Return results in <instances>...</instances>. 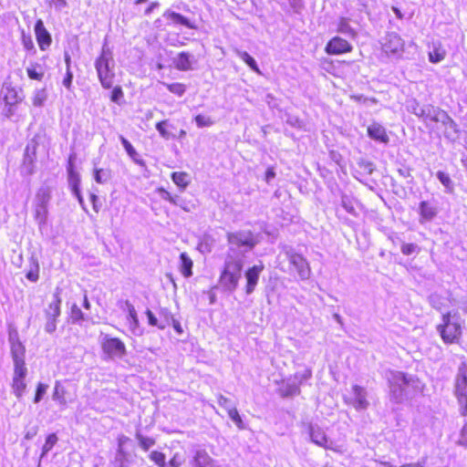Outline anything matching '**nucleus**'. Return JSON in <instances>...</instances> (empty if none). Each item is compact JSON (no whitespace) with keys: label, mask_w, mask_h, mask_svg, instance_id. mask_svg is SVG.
<instances>
[{"label":"nucleus","mask_w":467,"mask_h":467,"mask_svg":"<svg viewBox=\"0 0 467 467\" xmlns=\"http://www.w3.org/2000/svg\"><path fill=\"white\" fill-rule=\"evenodd\" d=\"M94 67L102 88H111L116 76L115 60L112 50L107 43H104L99 56L95 60Z\"/></svg>","instance_id":"nucleus-1"},{"label":"nucleus","mask_w":467,"mask_h":467,"mask_svg":"<svg viewBox=\"0 0 467 467\" xmlns=\"http://www.w3.org/2000/svg\"><path fill=\"white\" fill-rule=\"evenodd\" d=\"M436 329L445 344L458 343L462 334V326L459 315L457 313L451 314V312L443 314L441 323L437 326Z\"/></svg>","instance_id":"nucleus-2"},{"label":"nucleus","mask_w":467,"mask_h":467,"mask_svg":"<svg viewBox=\"0 0 467 467\" xmlns=\"http://www.w3.org/2000/svg\"><path fill=\"white\" fill-rule=\"evenodd\" d=\"M310 441L316 445L337 453L343 454L346 451L345 440L343 438L329 439L325 430L317 423L308 424Z\"/></svg>","instance_id":"nucleus-3"},{"label":"nucleus","mask_w":467,"mask_h":467,"mask_svg":"<svg viewBox=\"0 0 467 467\" xmlns=\"http://www.w3.org/2000/svg\"><path fill=\"white\" fill-rule=\"evenodd\" d=\"M387 379L389 387V395L391 400L395 403H401L406 396L405 388L411 380V377H408L401 371L390 370L387 373Z\"/></svg>","instance_id":"nucleus-4"},{"label":"nucleus","mask_w":467,"mask_h":467,"mask_svg":"<svg viewBox=\"0 0 467 467\" xmlns=\"http://www.w3.org/2000/svg\"><path fill=\"white\" fill-rule=\"evenodd\" d=\"M467 365L461 363L455 377L454 394L460 405V412L462 416L467 415Z\"/></svg>","instance_id":"nucleus-5"},{"label":"nucleus","mask_w":467,"mask_h":467,"mask_svg":"<svg viewBox=\"0 0 467 467\" xmlns=\"http://www.w3.org/2000/svg\"><path fill=\"white\" fill-rule=\"evenodd\" d=\"M381 49L387 57L399 60L404 52V40L397 33H389L381 44Z\"/></svg>","instance_id":"nucleus-6"},{"label":"nucleus","mask_w":467,"mask_h":467,"mask_svg":"<svg viewBox=\"0 0 467 467\" xmlns=\"http://www.w3.org/2000/svg\"><path fill=\"white\" fill-rule=\"evenodd\" d=\"M411 112L418 116L422 121L425 123L428 122H449L451 121V117L443 110H441L439 108H435L432 105H426L424 107H419L416 104L413 107Z\"/></svg>","instance_id":"nucleus-7"},{"label":"nucleus","mask_w":467,"mask_h":467,"mask_svg":"<svg viewBox=\"0 0 467 467\" xmlns=\"http://www.w3.org/2000/svg\"><path fill=\"white\" fill-rule=\"evenodd\" d=\"M102 351L109 358H122L127 352L124 342L109 335H103L100 338Z\"/></svg>","instance_id":"nucleus-8"},{"label":"nucleus","mask_w":467,"mask_h":467,"mask_svg":"<svg viewBox=\"0 0 467 467\" xmlns=\"http://www.w3.org/2000/svg\"><path fill=\"white\" fill-rule=\"evenodd\" d=\"M344 400L347 404L352 406L357 410H365L369 406L366 389L358 385H353L351 392L345 395Z\"/></svg>","instance_id":"nucleus-9"},{"label":"nucleus","mask_w":467,"mask_h":467,"mask_svg":"<svg viewBox=\"0 0 467 467\" xmlns=\"http://www.w3.org/2000/svg\"><path fill=\"white\" fill-rule=\"evenodd\" d=\"M149 458L158 467H182L185 462L183 453L180 451L174 452L169 462H166V455L159 451H150Z\"/></svg>","instance_id":"nucleus-10"},{"label":"nucleus","mask_w":467,"mask_h":467,"mask_svg":"<svg viewBox=\"0 0 467 467\" xmlns=\"http://www.w3.org/2000/svg\"><path fill=\"white\" fill-rule=\"evenodd\" d=\"M228 242L231 246L244 247L247 251L255 246L257 239L251 231H240L228 234Z\"/></svg>","instance_id":"nucleus-11"},{"label":"nucleus","mask_w":467,"mask_h":467,"mask_svg":"<svg viewBox=\"0 0 467 467\" xmlns=\"http://www.w3.org/2000/svg\"><path fill=\"white\" fill-rule=\"evenodd\" d=\"M122 310L127 314L126 321L130 333L136 337L142 336L144 329L140 324L138 314L134 306L130 301L126 300L122 306Z\"/></svg>","instance_id":"nucleus-12"},{"label":"nucleus","mask_w":467,"mask_h":467,"mask_svg":"<svg viewBox=\"0 0 467 467\" xmlns=\"http://www.w3.org/2000/svg\"><path fill=\"white\" fill-rule=\"evenodd\" d=\"M67 171L68 186L72 192V194L78 199L79 204L83 206L84 200L80 192V175L75 170L71 158L69 159L68 165L67 167Z\"/></svg>","instance_id":"nucleus-13"},{"label":"nucleus","mask_w":467,"mask_h":467,"mask_svg":"<svg viewBox=\"0 0 467 467\" xmlns=\"http://www.w3.org/2000/svg\"><path fill=\"white\" fill-rule=\"evenodd\" d=\"M287 258L289 263L296 269L299 277L302 280L308 279L310 276V267L306 259L295 252H287Z\"/></svg>","instance_id":"nucleus-14"},{"label":"nucleus","mask_w":467,"mask_h":467,"mask_svg":"<svg viewBox=\"0 0 467 467\" xmlns=\"http://www.w3.org/2000/svg\"><path fill=\"white\" fill-rule=\"evenodd\" d=\"M352 45L340 36L332 37L326 45L325 51L328 55H341L351 52Z\"/></svg>","instance_id":"nucleus-15"},{"label":"nucleus","mask_w":467,"mask_h":467,"mask_svg":"<svg viewBox=\"0 0 467 467\" xmlns=\"http://www.w3.org/2000/svg\"><path fill=\"white\" fill-rule=\"evenodd\" d=\"M189 464L190 467H220L217 462L204 449L196 450Z\"/></svg>","instance_id":"nucleus-16"},{"label":"nucleus","mask_w":467,"mask_h":467,"mask_svg":"<svg viewBox=\"0 0 467 467\" xmlns=\"http://www.w3.org/2000/svg\"><path fill=\"white\" fill-rule=\"evenodd\" d=\"M35 35L41 50H47L52 42L51 35L44 26V22L38 19L35 24Z\"/></svg>","instance_id":"nucleus-17"},{"label":"nucleus","mask_w":467,"mask_h":467,"mask_svg":"<svg viewBox=\"0 0 467 467\" xmlns=\"http://www.w3.org/2000/svg\"><path fill=\"white\" fill-rule=\"evenodd\" d=\"M52 400L60 406L61 410H64L69 402L74 401V397H70L65 386L57 380L52 393Z\"/></svg>","instance_id":"nucleus-18"},{"label":"nucleus","mask_w":467,"mask_h":467,"mask_svg":"<svg viewBox=\"0 0 467 467\" xmlns=\"http://www.w3.org/2000/svg\"><path fill=\"white\" fill-rule=\"evenodd\" d=\"M367 131H368V136L371 140H373L377 142H379L382 144H388L389 141V135L387 133L385 127L382 126L379 122H372L368 127Z\"/></svg>","instance_id":"nucleus-19"},{"label":"nucleus","mask_w":467,"mask_h":467,"mask_svg":"<svg viewBox=\"0 0 467 467\" xmlns=\"http://www.w3.org/2000/svg\"><path fill=\"white\" fill-rule=\"evenodd\" d=\"M263 270H264V265L260 264V265H255L253 267H250L245 272V278L247 280L246 293L248 295L252 294L254 292V290L258 283L259 275Z\"/></svg>","instance_id":"nucleus-20"},{"label":"nucleus","mask_w":467,"mask_h":467,"mask_svg":"<svg viewBox=\"0 0 467 467\" xmlns=\"http://www.w3.org/2000/svg\"><path fill=\"white\" fill-rule=\"evenodd\" d=\"M419 213L420 223H425L427 222L432 221L436 217L438 213V208L429 202L422 201L419 204Z\"/></svg>","instance_id":"nucleus-21"},{"label":"nucleus","mask_w":467,"mask_h":467,"mask_svg":"<svg viewBox=\"0 0 467 467\" xmlns=\"http://www.w3.org/2000/svg\"><path fill=\"white\" fill-rule=\"evenodd\" d=\"M243 265L244 262L242 257L228 254L223 270L241 277Z\"/></svg>","instance_id":"nucleus-22"},{"label":"nucleus","mask_w":467,"mask_h":467,"mask_svg":"<svg viewBox=\"0 0 467 467\" xmlns=\"http://www.w3.org/2000/svg\"><path fill=\"white\" fill-rule=\"evenodd\" d=\"M240 278L241 277L233 275L232 273L223 270L219 278V283L224 290L233 292L236 289Z\"/></svg>","instance_id":"nucleus-23"},{"label":"nucleus","mask_w":467,"mask_h":467,"mask_svg":"<svg viewBox=\"0 0 467 467\" xmlns=\"http://www.w3.org/2000/svg\"><path fill=\"white\" fill-rule=\"evenodd\" d=\"M11 345V355L13 358V362L15 361H24L25 360V347L17 338V337L10 336L9 338Z\"/></svg>","instance_id":"nucleus-24"},{"label":"nucleus","mask_w":467,"mask_h":467,"mask_svg":"<svg viewBox=\"0 0 467 467\" xmlns=\"http://www.w3.org/2000/svg\"><path fill=\"white\" fill-rule=\"evenodd\" d=\"M337 32L350 39H355L358 36L356 29L350 26L349 19L346 17H340L337 21Z\"/></svg>","instance_id":"nucleus-25"},{"label":"nucleus","mask_w":467,"mask_h":467,"mask_svg":"<svg viewBox=\"0 0 467 467\" xmlns=\"http://www.w3.org/2000/svg\"><path fill=\"white\" fill-rule=\"evenodd\" d=\"M192 64V56L188 52H181L174 58V65L177 69L182 71L191 70Z\"/></svg>","instance_id":"nucleus-26"},{"label":"nucleus","mask_w":467,"mask_h":467,"mask_svg":"<svg viewBox=\"0 0 467 467\" xmlns=\"http://www.w3.org/2000/svg\"><path fill=\"white\" fill-rule=\"evenodd\" d=\"M34 211H35L34 217L38 225V229L40 232H43V230L46 228L47 223V214H48L47 206L34 204Z\"/></svg>","instance_id":"nucleus-27"},{"label":"nucleus","mask_w":467,"mask_h":467,"mask_svg":"<svg viewBox=\"0 0 467 467\" xmlns=\"http://www.w3.org/2000/svg\"><path fill=\"white\" fill-rule=\"evenodd\" d=\"M162 16L173 24L182 25L189 28L193 27L189 19L179 13L167 10L163 13Z\"/></svg>","instance_id":"nucleus-28"},{"label":"nucleus","mask_w":467,"mask_h":467,"mask_svg":"<svg viewBox=\"0 0 467 467\" xmlns=\"http://www.w3.org/2000/svg\"><path fill=\"white\" fill-rule=\"evenodd\" d=\"M171 178L182 192H183L191 182L190 175L184 171H174L171 173Z\"/></svg>","instance_id":"nucleus-29"},{"label":"nucleus","mask_w":467,"mask_h":467,"mask_svg":"<svg viewBox=\"0 0 467 467\" xmlns=\"http://www.w3.org/2000/svg\"><path fill=\"white\" fill-rule=\"evenodd\" d=\"M1 94L3 100L6 105H16L20 101L17 91L10 86H5Z\"/></svg>","instance_id":"nucleus-30"},{"label":"nucleus","mask_w":467,"mask_h":467,"mask_svg":"<svg viewBox=\"0 0 467 467\" xmlns=\"http://www.w3.org/2000/svg\"><path fill=\"white\" fill-rule=\"evenodd\" d=\"M39 269L38 259L35 255H32L29 259V265L26 277L29 281L36 283L39 278Z\"/></svg>","instance_id":"nucleus-31"},{"label":"nucleus","mask_w":467,"mask_h":467,"mask_svg":"<svg viewBox=\"0 0 467 467\" xmlns=\"http://www.w3.org/2000/svg\"><path fill=\"white\" fill-rule=\"evenodd\" d=\"M429 60L433 64L440 63L446 57V50L441 43H434L432 50L429 52Z\"/></svg>","instance_id":"nucleus-32"},{"label":"nucleus","mask_w":467,"mask_h":467,"mask_svg":"<svg viewBox=\"0 0 467 467\" xmlns=\"http://www.w3.org/2000/svg\"><path fill=\"white\" fill-rule=\"evenodd\" d=\"M50 199H51V191H50L49 187L43 186V187L39 188L38 191L36 192L34 204L48 206Z\"/></svg>","instance_id":"nucleus-33"},{"label":"nucleus","mask_w":467,"mask_h":467,"mask_svg":"<svg viewBox=\"0 0 467 467\" xmlns=\"http://www.w3.org/2000/svg\"><path fill=\"white\" fill-rule=\"evenodd\" d=\"M180 270L182 275L186 278L192 275V260L186 253H182L180 255Z\"/></svg>","instance_id":"nucleus-34"},{"label":"nucleus","mask_w":467,"mask_h":467,"mask_svg":"<svg viewBox=\"0 0 467 467\" xmlns=\"http://www.w3.org/2000/svg\"><path fill=\"white\" fill-rule=\"evenodd\" d=\"M61 300L58 295H54L52 302L48 305L46 311L47 317L57 319L60 316Z\"/></svg>","instance_id":"nucleus-35"},{"label":"nucleus","mask_w":467,"mask_h":467,"mask_svg":"<svg viewBox=\"0 0 467 467\" xmlns=\"http://www.w3.org/2000/svg\"><path fill=\"white\" fill-rule=\"evenodd\" d=\"M26 73L29 78L40 81L44 77L45 71L41 65L36 63L31 64L26 68Z\"/></svg>","instance_id":"nucleus-36"},{"label":"nucleus","mask_w":467,"mask_h":467,"mask_svg":"<svg viewBox=\"0 0 467 467\" xmlns=\"http://www.w3.org/2000/svg\"><path fill=\"white\" fill-rule=\"evenodd\" d=\"M436 177L441 182V183L444 186L446 192L451 193L453 192L454 184L447 173H445L444 171H439L436 173Z\"/></svg>","instance_id":"nucleus-37"},{"label":"nucleus","mask_w":467,"mask_h":467,"mask_svg":"<svg viewBox=\"0 0 467 467\" xmlns=\"http://www.w3.org/2000/svg\"><path fill=\"white\" fill-rule=\"evenodd\" d=\"M26 384L25 379L13 378L12 389L16 397L19 400L23 397Z\"/></svg>","instance_id":"nucleus-38"},{"label":"nucleus","mask_w":467,"mask_h":467,"mask_svg":"<svg viewBox=\"0 0 467 467\" xmlns=\"http://www.w3.org/2000/svg\"><path fill=\"white\" fill-rule=\"evenodd\" d=\"M237 55L253 71L261 74L256 61L246 51H237Z\"/></svg>","instance_id":"nucleus-39"},{"label":"nucleus","mask_w":467,"mask_h":467,"mask_svg":"<svg viewBox=\"0 0 467 467\" xmlns=\"http://www.w3.org/2000/svg\"><path fill=\"white\" fill-rule=\"evenodd\" d=\"M114 467H128V453L124 448H118L113 461Z\"/></svg>","instance_id":"nucleus-40"},{"label":"nucleus","mask_w":467,"mask_h":467,"mask_svg":"<svg viewBox=\"0 0 467 467\" xmlns=\"http://www.w3.org/2000/svg\"><path fill=\"white\" fill-rule=\"evenodd\" d=\"M355 202H356V201L354 200L353 197L347 195V194H342L341 206L345 209V211L347 213L353 214V215L357 214V211L355 208Z\"/></svg>","instance_id":"nucleus-41"},{"label":"nucleus","mask_w":467,"mask_h":467,"mask_svg":"<svg viewBox=\"0 0 467 467\" xmlns=\"http://www.w3.org/2000/svg\"><path fill=\"white\" fill-rule=\"evenodd\" d=\"M94 180L99 184L107 183L110 180V171L104 169H95L93 174Z\"/></svg>","instance_id":"nucleus-42"},{"label":"nucleus","mask_w":467,"mask_h":467,"mask_svg":"<svg viewBox=\"0 0 467 467\" xmlns=\"http://www.w3.org/2000/svg\"><path fill=\"white\" fill-rule=\"evenodd\" d=\"M148 323L151 327H157L160 329H164L167 327V322L160 320L150 309H147L145 312Z\"/></svg>","instance_id":"nucleus-43"},{"label":"nucleus","mask_w":467,"mask_h":467,"mask_svg":"<svg viewBox=\"0 0 467 467\" xmlns=\"http://www.w3.org/2000/svg\"><path fill=\"white\" fill-rule=\"evenodd\" d=\"M136 439L139 441L140 447L147 451L155 444V440L150 437H145L140 432L136 433Z\"/></svg>","instance_id":"nucleus-44"},{"label":"nucleus","mask_w":467,"mask_h":467,"mask_svg":"<svg viewBox=\"0 0 467 467\" xmlns=\"http://www.w3.org/2000/svg\"><path fill=\"white\" fill-rule=\"evenodd\" d=\"M27 374V368L26 367L25 360L24 361H15L14 362V377L25 379Z\"/></svg>","instance_id":"nucleus-45"},{"label":"nucleus","mask_w":467,"mask_h":467,"mask_svg":"<svg viewBox=\"0 0 467 467\" xmlns=\"http://www.w3.org/2000/svg\"><path fill=\"white\" fill-rule=\"evenodd\" d=\"M57 441V437L55 433L47 435V437L46 438L45 444L42 447L41 458H43L49 451L52 450Z\"/></svg>","instance_id":"nucleus-46"},{"label":"nucleus","mask_w":467,"mask_h":467,"mask_svg":"<svg viewBox=\"0 0 467 467\" xmlns=\"http://www.w3.org/2000/svg\"><path fill=\"white\" fill-rule=\"evenodd\" d=\"M163 85L167 88V89L170 92H171L179 97H182L186 91L185 85H183L182 83H171V84L163 83Z\"/></svg>","instance_id":"nucleus-47"},{"label":"nucleus","mask_w":467,"mask_h":467,"mask_svg":"<svg viewBox=\"0 0 467 467\" xmlns=\"http://www.w3.org/2000/svg\"><path fill=\"white\" fill-rule=\"evenodd\" d=\"M47 92L45 89H36L33 96V105L35 107H42L47 100Z\"/></svg>","instance_id":"nucleus-48"},{"label":"nucleus","mask_w":467,"mask_h":467,"mask_svg":"<svg viewBox=\"0 0 467 467\" xmlns=\"http://www.w3.org/2000/svg\"><path fill=\"white\" fill-rule=\"evenodd\" d=\"M229 418L234 422L239 430L245 429L244 423L236 408H232L228 412Z\"/></svg>","instance_id":"nucleus-49"},{"label":"nucleus","mask_w":467,"mask_h":467,"mask_svg":"<svg viewBox=\"0 0 467 467\" xmlns=\"http://www.w3.org/2000/svg\"><path fill=\"white\" fill-rule=\"evenodd\" d=\"M70 318L73 323L77 324H80L84 320V314L76 304L71 306Z\"/></svg>","instance_id":"nucleus-50"},{"label":"nucleus","mask_w":467,"mask_h":467,"mask_svg":"<svg viewBox=\"0 0 467 467\" xmlns=\"http://www.w3.org/2000/svg\"><path fill=\"white\" fill-rule=\"evenodd\" d=\"M194 120L198 128L211 127L214 124L211 117L201 114L195 116Z\"/></svg>","instance_id":"nucleus-51"},{"label":"nucleus","mask_w":467,"mask_h":467,"mask_svg":"<svg viewBox=\"0 0 467 467\" xmlns=\"http://www.w3.org/2000/svg\"><path fill=\"white\" fill-rule=\"evenodd\" d=\"M119 140H120L123 148L127 151L128 155L130 158H132L133 160H135V156H137L138 153H137L136 150L134 149V147L131 145V143L121 135L119 136Z\"/></svg>","instance_id":"nucleus-52"},{"label":"nucleus","mask_w":467,"mask_h":467,"mask_svg":"<svg viewBox=\"0 0 467 467\" xmlns=\"http://www.w3.org/2000/svg\"><path fill=\"white\" fill-rule=\"evenodd\" d=\"M451 121L452 122L451 125V123L449 122H441L442 125L445 127V131H444V134L447 138H454V136L457 134L458 132V130H457V124L453 121V119L451 118Z\"/></svg>","instance_id":"nucleus-53"},{"label":"nucleus","mask_w":467,"mask_h":467,"mask_svg":"<svg viewBox=\"0 0 467 467\" xmlns=\"http://www.w3.org/2000/svg\"><path fill=\"white\" fill-rule=\"evenodd\" d=\"M28 150L29 146H27L26 150L23 170L26 171V173L31 174L33 172V158L29 155Z\"/></svg>","instance_id":"nucleus-54"},{"label":"nucleus","mask_w":467,"mask_h":467,"mask_svg":"<svg viewBox=\"0 0 467 467\" xmlns=\"http://www.w3.org/2000/svg\"><path fill=\"white\" fill-rule=\"evenodd\" d=\"M217 401L218 404L227 411V413L230 411L232 408H236L235 404H234L230 399L221 394L218 396Z\"/></svg>","instance_id":"nucleus-55"},{"label":"nucleus","mask_w":467,"mask_h":467,"mask_svg":"<svg viewBox=\"0 0 467 467\" xmlns=\"http://www.w3.org/2000/svg\"><path fill=\"white\" fill-rule=\"evenodd\" d=\"M48 389V386L44 383H38L36 386V395L34 399L35 403L40 402V400L43 399L44 395L46 394L47 390Z\"/></svg>","instance_id":"nucleus-56"},{"label":"nucleus","mask_w":467,"mask_h":467,"mask_svg":"<svg viewBox=\"0 0 467 467\" xmlns=\"http://www.w3.org/2000/svg\"><path fill=\"white\" fill-rule=\"evenodd\" d=\"M167 120L160 121L156 124V130L159 131L161 138L169 140L171 136V133L166 130Z\"/></svg>","instance_id":"nucleus-57"},{"label":"nucleus","mask_w":467,"mask_h":467,"mask_svg":"<svg viewBox=\"0 0 467 467\" xmlns=\"http://www.w3.org/2000/svg\"><path fill=\"white\" fill-rule=\"evenodd\" d=\"M419 250V246L415 244H402L401 245V252L405 255H410Z\"/></svg>","instance_id":"nucleus-58"},{"label":"nucleus","mask_w":467,"mask_h":467,"mask_svg":"<svg viewBox=\"0 0 467 467\" xmlns=\"http://www.w3.org/2000/svg\"><path fill=\"white\" fill-rule=\"evenodd\" d=\"M160 320L166 321L167 326L170 325L171 320L173 319V317L171 313L167 308H161L159 311Z\"/></svg>","instance_id":"nucleus-59"},{"label":"nucleus","mask_w":467,"mask_h":467,"mask_svg":"<svg viewBox=\"0 0 467 467\" xmlns=\"http://www.w3.org/2000/svg\"><path fill=\"white\" fill-rule=\"evenodd\" d=\"M123 98V91H122V88L118 86V87H115L111 92V100L113 102H116V103H119V100Z\"/></svg>","instance_id":"nucleus-60"},{"label":"nucleus","mask_w":467,"mask_h":467,"mask_svg":"<svg viewBox=\"0 0 467 467\" xmlns=\"http://www.w3.org/2000/svg\"><path fill=\"white\" fill-rule=\"evenodd\" d=\"M72 80H73V73L71 71V68H67L66 76L64 77L62 84H63V86L65 88L69 89L71 88V85H72Z\"/></svg>","instance_id":"nucleus-61"},{"label":"nucleus","mask_w":467,"mask_h":467,"mask_svg":"<svg viewBox=\"0 0 467 467\" xmlns=\"http://www.w3.org/2000/svg\"><path fill=\"white\" fill-rule=\"evenodd\" d=\"M57 328V319L47 317L45 329L47 333H53Z\"/></svg>","instance_id":"nucleus-62"},{"label":"nucleus","mask_w":467,"mask_h":467,"mask_svg":"<svg viewBox=\"0 0 467 467\" xmlns=\"http://www.w3.org/2000/svg\"><path fill=\"white\" fill-rule=\"evenodd\" d=\"M459 443L462 446H464L467 448V422L463 425V427L461 431Z\"/></svg>","instance_id":"nucleus-63"},{"label":"nucleus","mask_w":467,"mask_h":467,"mask_svg":"<svg viewBox=\"0 0 467 467\" xmlns=\"http://www.w3.org/2000/svg\"><path fill=\"white\" fill-rule=\"evenodd\" d=\"M275 177V169L273 167H268L266 171H265V180L267 183H270L271 181Z\"/></svg>","instance_id":"nucleus-64"}]
</instances>
